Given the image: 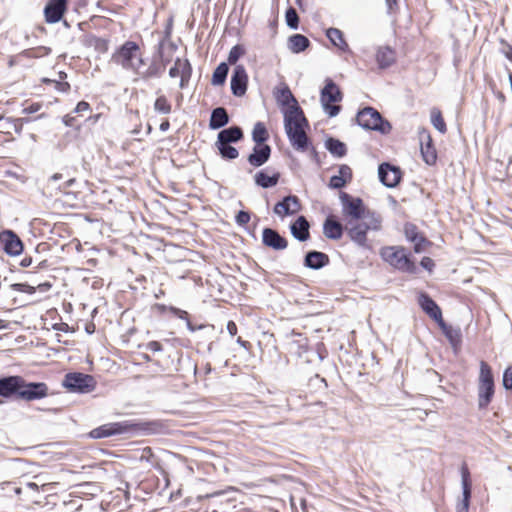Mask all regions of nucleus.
Masks as SVG:
<instances>
[{
	"instance_id": "c85d7f7f",
	"label": "nucleus",
	"mask_w": 512,
	"mask_h": 512,
	"mask_svg": "<svg viewBox=\"0 0 512 512\" xmlns=\"http://www.w3.org/2000/svg\"><path fill=\"white\" fill-rule=\"evenodd\" d=\"M40 81L45 85H53L54 89L62 94L68 93L71 89V85L67 81V73L64 71L58 72L57 79L42 78Z\"/></svg>"
},
{
	"instance_id": "bb28decb",
	"label": "nucleus",
	"mask_w": 512,
	"mask_h": 512,
	"mask_svg": "<svg viewBox=\"0 0 512 512\" xmlns=\"http://www.w3.org/2000/svg\"><path fill=\"white\" fill-rule=\"evenodd\" d=\"M51 286L52 285L49 282L40 283L36 287L31 286L27 283H14L9 286L6 293L8 296H11L13 292H21L31 295L34 294L37 289H39L42 292H46L51 288Z\"/></svg>"
},
{
	"instance_id": "39448f33",
	"label": "nucleus",
	"mask_w": 512,
	"mask_h": 512,
	"mask_svg": "<svg viewBox=\"0 0 512 512\" xmlns=\"http://www.w3.org/2000/svg\"><path fill=\"white\" fill-rule=\"evenodd\" d=\"M381 258L401 272L415 274L417 266L403 246H386L380 250Z\"/></svg>"
},
{
	"instance_id": "79ce46f5",
	"label": "nucleus",
	"mask_w": 512,
	"mask_h": 512,
	"mask_svg": "<svg viewBox=\"0 0 512 512\" xmlns=\"http://www.w3.org/2000/svg\"><path fill=\"white\" fill-rule=\"evenodd\" d=\"M229 67L227 63H220L213 72L211 83L213 85H223L226 81Z\"/></svg>"
},
{
	"instance_id": "864d4df0",
	"label": "nucleus",
	"mask_w": 512,
	"mask_h": 512,
	"mask_svg": "<svg viewBox=\"0 0 512 512\" xmlns=\"http://www.w3.org/2000/svg\"><path fill=\"white\" fill-rule=\"evenodd\" d=\"M250 219V213L247 211H239L238 214L236 215V222L240 226L248 224Z\"/></svg>"
},
{
	"instance_id": "8fccbe9b",
	"label": "nucleus",
	"mask_w": 512,
	"mask_h": 512,
	"mask_svg": "<svg viewBox=\"0 0 512 512\" xmlns=\"http://www.w3.org/2000/svg\"><path fill=\"white\" fill-rule=\"evenodd\" d=\"M211 371H212L211 364L209 362H206V363L202 364L200 367H198V366L195 367V376L200 381H206L207 376L211 373Z\"/></svg>"
},
{
	"instance_id": "49530a36",
	"label": "nucleus",
	"mask_w": 512,
	"mask_h": 512,
	"mask_svg": "<svg viewBox=\"0 0 512 512\" xmlns=\"http://www.w3.org/2000/svg\"><path fill=\"white\" fill-rule=\"evenodd\" d=\"M472 490L463 489V497L456 505V512H469Z\"/></svg>"
},
{
	"instance_id": "ea45409f",
	"label": "nucleus",
	"mask_w": 512,
	"mask_h": 512,
	"mask_svg": "<svg viewBox=\"0 0 512 512\" xmlns=\"http://www.w3.org/2000/svg\"><path fill=\"white\" fill-rule=\"evenodd\" d=\"M154 110L160 114H170L172 112V103L164 94H158L154 101Z\"/></svg>"
},
{
	"instance_id": "2f4dec72",
	"label": "nucleus",
	"mask_w": 512,
	"mask_h": 512,
	"mask_svg": "<svg viewBox=\"0 0 512 512\" xmlns=\"http://www.w3.org/2000/svg\"><path fill=\"white\" fill-rule=\"evenodd\" d=\"M243 138L241 128L237 126L229 127L219 132L217 141L221 143H234Z\"/></svg>"
},
{
	"instance_id": "4c0bfd02",
	"label": "nucleus",
	"mask_w": 512,
	"mask_h": 512,
	"mask_svg": "<svg viewBox=\"0 0 512 512\" xmlns=\"http://www.w3.org/2000/svg\"><path fill=\"white\" fill-rule=\"evenodd\" d=\"M52 52V49L47 46H37L25 49L21 52L20 56L27 59H38L48 56Z\"/></svg>"
},
{
	"instance_id": "423d86ee",
	"label": "nucleus",
	"mask_w": 512,
	"mask_h": 512,
	"mask_svg": "<svg viewBox=\"0 0 512 512\" xmlns=\"http://www.w3.org/2000/svg\"><path fill=\"white\" fill-rule=\"evenodd\" d=\"M495 392L494 378L490 365L480 362V373L478 383V406L479 409H486L491 403Z\"/></svg>"
},
{
	"instance_id": "052dcab7",
	"label": "nucleus",
	"mask_w": 512,
	"mask_h": 512,
	"mask_svg": "<svg viewBox=\"0 0 512 512\" xmlns=\"http://www.w3.org/2000/svg\"><path fill=\"white\" fill-rule=\"evenodd\" d=\"M42 105L40 103H32L24 108V112L27 114L36 113L41 109Z\"/></svg>"
},
{
	"instance_id": "09e8293b",
	"label": "nucleus",
	"mask_w": 512,
	"mask_h": 512,
	"mask_svg": "<svg viewBox=\"0 0 512 512\" xmlns=\"http://www.w3.org/2000/svg\"><path fill=\"white\" fill-rule=\"evenodd\" d=\"M245 54V49L242 45H235L231 48L228 55V63L234 65L237 63L240 57Z\"/></svg>"
},
{
	"instance_id": "680f3d73",
	"label": "nucleus",
	"mask_w": 512,
	"mask_h": 512,
	"mask_svg": "<svg viewBox=\"0 0 512 512\" xmlns=\"http://www.w3.org/2000/svg\"><path fill=\"white\" fill-rule=\"evenodd\" d=\"M227 330L229 332V334L231 336H235L238 332V328H237V325L234 321L230 320L228 323H227Z\"/></svg>"
},
{
	"instance_id": "5701e85b",
	"label": "nucleus",
	"mask_w": 512,
	"mask_h": 512,
	"mask_svg": "<svg viewBox=\"0 0 512 512\" xmlns=\"http://www.w3.org/2000/svg\"><path fill=\"white\" fill-rule=\"evenodd\" d=\"M375 59L379 68L386 69L396 63L397 54L395 49L389 46H381L376 51Z\"/></svg>"
},
{
	"instance_id": "13d9d810",
	"label": "nucleus",
	"mask_w": 512,
	"mask_h": 512,
	"mask_svg": "<svg viewBox=\"0 0 512 512\" xmlns=\"http://www.w3.org/2000/svg\"><path fill=\"white\" fill-rule=\"evenodd\" d=\"M147 349L151 352H159V351H162L163 349V346L162 344L159 342V341H150L147 343Z\"/></svg>"
},
{
	"instance_id": "c756f323",
	"label": "nucleus",
	"mask_w": 512,
	"mask_h": 512,
	"mask_svg": "<svg viewBox=\"0 0 512 512\" xmlns=\"http://www.w3.org/2000/svg\"><path fill=\"white\" fill-rule=\"evenodd\" d=\"M275 97L281 105L287 106L289 109L300 108L296 98L287 85L277 89Z\"/></svg>"
},
{
	"instance_id": "412c9836",
	"label": "nucleus",
	"mask_w": 512,
	"mask_h": 512,
	"mask_svg": "<svg viewBox=\"0 0 512 512\" xmlns=\"http://www.w3.org/2000/svg\"><path fill=\"white\" fill-rule=\"evenodd\" d=\"M271 147L269 145L255 144L252 153L248 156V162L253 167L264 165L270 158Z\"/></svg>"
},
{
	"instance_id": "72a5a7b5",
	"label": "nucleus",
	"mask_w": 512,
	"mask_h": 512,
	"mask_svg": "<svg viewBox=\"0 0 512 512\" xmlns=\"http://www.w3.org/2000/svg\"><path fill=\"white\" fill-rule=\"evenodd\" d=\"M309 45V39L302 34H294L288 39V47L293 53L303 52Z\"/></svg>"
},
{
	"instance_id": "3c124183",
	"label": "nucleus",
	"mask_w": 512,
	"mask_h": 512,
	"mask_svg": "<svg viewBox=\"0 0 512 512\" xmlns=\"http://www.w3.org/2000/svg\"><path fill=\"white\" fill-rule=\"evenodd\" d=\"M421 233L419 228L413 223L408 222L404 225V234L408 241L414 240Z\"/></svg>"
},
{
	"instance_id": "f257e3e1",
	"label": "nucleus",
	"mask_w": 512,
	"mask_h": 512,
	"mask_svg": "<svg viewBox=\"0 0 512 512\" xmlns=\"http://www.w3.org/2000/svg\"><path fill=\"white\" fill-rule=\"evenodd\" d=\"M112 61L120 65L124 70L131 71L143 80H149L151 78L159 77L163 69L160 65L152 63L147 69H143L146 66L143 52L134 41L124 42L113 54Z\"/></svg>"
},
{
	"instance_id": "dca6fc26",
	"label": "nucleus",
	"mask_w": 512,
	"mask_h": 512,
	"mask_svg": "<svg viewBox=\"0 0 512 512\" xmlns=\"http://www.w3.org/2000/svg\"><path fill=\"white\" fill-rule=\"evenodd\" d=\"M23 124L20 119H7L0 130V146L13 142L22 133Z\"/></svg>"
},
{
	"instance_id": "c9c22d12",
	"label": "nucleus",
	"mask_w": 512,
	"mask_h": 512,
	"mask_svg": "<svg viewBox=\"0 0 512 512\" xmlns=\"http://www.w3.org/2000/svg\"><path fill=\"white\" fill-rule=\"evenodd\" d=\"M279 178L280 174L278 172L274 173L273 175H268L264 171H259L255 175V182L257 185L263 188H269L277 185Z\"/></svg>"
},
{
	"instance_id": "7c9ffc66",
	"label": "nucleus",
	"mask_w": 512,
	"mask_h": 512,
	"mask_svg": "<svg viewBox=\"0 0 512 512\" xmlns=\"http://www.w3.org/2000/svg\"><path fill=\"white\" fill-rule=\"evenodd\" d=\"M329 263V256L323 252L311 251L305 257V265L312 269H320Z\"/></svg>"
},
{
	"instance_id": "4468645a",
	"label": "nucleus",
	"mask_w": 512,
	"mask_h": 512,
	"mask_svg": "<svg viewBox=\"0 0 512 512\" xmlns=\"http://www.w3.org/2000/svg\"><path fill=\"white\" fill-rule=\"evenodd\" d=\"M302 209L300 199L295 195L283 198L274 206V213L281 218L297 214Z\"/></svg>"
},
{
	"instance_id": "58836bf2",
	"label": "nucleus",
	"mask_w": 512,
	"mask_h": 512,
	"mask_svg": "<svg viewBox=\"0 0 512 512\" xmlns=\"http://www.w3.org/2000/svg\"><path fill=\"white\" fill-rule=\"evenodd\" d=\"M431 123L435 129L440 133L445 134L447 132V125L439 108L433 107L430 111Z\"/></svg>"
},
{
	"instance_id": "6e6d98bb",
	"label": "nucleus",
	"mask_w": 512,
	"mask_h": 512,
	"mask_svg": "<svg viewBox=\"0 0 512 512\" xmlns=\"http://www.w3.org/2000/svg\"><path fill=\"white\" fill-rule=\"evenodd\" d=\"M169 312L183 320H189V314L187 311L179 309L177 307L170 306Z\"/></svg>"
},
{
	"instance_id": "7ed1b4c3",
	"label": "nucleus",
	"mask_w": 512,
	"mask_h": 512,
	"mask_svg": "<svg viewBox=\"0 0 512 512\" xmlns=\"http://www.w3.org/2000/svg\"><path fill=\"white\" fill-rule=\"evenodd\" d=\"M285 131L291 145L297 150H306L308 147V136L306 128L308 121L301 108L288 109L284 116Z\"/></svg>"
},
{
	"instance_id": "9d476101",
	"label": "nucleus",
	"mask_w": 512,
	"mask_h": 512,
	"mask_svg": "<svg viewBox=\"0 0 512 512\" xmlns=\"http://www.w3.org/2000/svg\"><path fill=\"white\" fill-rule=\"evenodd\" d=\"M357 123L367 130H376L382 133L390 131V124L385 121L381 114L372 107H365L356 116Z\"/></svg>"
},
{
	"instance_id": "f8f14e48",
	"label": "nucleus",
	"mask_w": 512,
	"mask_h": 512,
	"mask_svg": "<svg viewBox=\"0 0 512 512\" xmlns=\"http://www.w3.org/2000/svg\"><path fill=\"white\" fill-rule=\"evenodd\" d=\"M171 78H180L179 87L184 89L188 86L192 76V66L188 59L177 58L174 65L169 69Z\"/></svg>"
},
{
	"instance_id": "603ef678",
	"label": "nucleus",
	"mask_w": 512,
	"mask_h": 512,
	"mask_svg": "<svg viewBox=\"0 0 512 512\" xmlns=\"http://www.w3.org/2000/svg\"><path fill=\"white\" fill-rule=\"evenodd\" d=\"M462 489L472 490L470 472L468 466L464 463L461 467Z\"/></svg>"
},
{
	"instance_id": "37998d69",
	"label": "nucleus",
	"mask_w": 512,
	"mask_h": 512,
	"mask_svg": "<svg viewBox=\"0 0 512 512\" xmlns=\"http://www.w3.org/2000/svg\"><path fill=\"white\" fill-rule=\"evenodd\" d=\"M326 147L329 152L337 157H343L346 155V145L338 139L330 138L326 142Z\"/></svg>"
},
{
	"instance_id": "6e6552de",
	"label": "nucleus",
	"mask_w": 512,
	"mask_h": 512,
	"mask_svg": "<svg viewBox=\"0 0 512 512\" xmlns=\"http://www.w3.org/2000/svg\"><path fill=\"white\" fill-rule=\"evenodd\" d=\"M341 202L344 223L357 221V219L366 217V214L375 213L366 208L361 198L353 197L347 193H342Z\"/></svg>"
},
{
	"instance_id": "393cba45",
	"label": "nucleus",
	"mask_w": 512,
	"mask_h": 512,
	"mask_svg": "<svg viewBox=\"0 0 512 512\" xmlns=\"http://www.w3.org/2000/svg\"><path fill=\"white\" fill-rule=\"evenodd\" d=\"M345 230V224L340 223L334 216H328L323 224V233L328 239L339 240L343 231Z\"/></svg>"
},
{
	"instance_id": "f704fd0d",
	"label": "nucleus",
	"mask_w": 512,
	"mask_h": 512,
	"mask_svg": "<svg viewBox=\"0 0 512 512\" xmlns=\"http://www.w3.org/2000/svg\"><path fill=\"white\" fill-rule=\"evenodd\" d=\"M229 121L226 110L222 107H218L212 111L210 118V128L218 129L225 126Z\"/></svg>"
},
{
	"instance_id": "9b49d317",
	"label": "nucleus",
	"mask_w": 512,
	"mask_h": 512,
	"mask_svg": "<svg viewBox=\"0 0 512 512\" xmlns=\"http://www.w3.org/2000/svg\"><path fill=\"white\" fill-rule=\"evenodd\" d=\"M130 427L131 426L127 422L106 423L92 429L89 432V437L93 439L107 438L110 436L123 434L127 432Z\"/></svg>"
},
{
	"instance_id": "cd10ccee",
	"label": "nucleus",
	"mask_w": 512,
	"mask_h": 512,
	"mask_svg": "<svg viewBox=\"0 0 512 512\" xmlns=\"http://www.w3.org/2000/svg\"><path fill=\"white\" fill-rule=\"evenodd\" d=\"M309 223L304 216H300L291 225L292 235L299 241H306L310 237Z\"/></svg>"
},
{
	"instance_id": "20e7f679",
	"label": "nucleus",
	"mask_w": 512,
	"mask_h": 512,
	"mask_svg": "<svg viewBox=\"0 0 512 512\" xmlns=\"http://www.w3.org/2000/svg\"><path fill=\"white\" fill-rule=\"evenodd\" d=\"M381 224L382 220L378 214H366V217L357 219V221L345 223V231L353 242L361 247H366L367 232L380 230Z\"/></svg>"
},
{
	"instance_id": "a211bd4d",
	"label": "nucleus",
	"mask_w": 512,
	"mask_h": 512,
	"mask_svg": "<svg viewBox=\"0 0 512 512\" xmlns=\"http://www.w3.org/2000/svg\"><path fill=\"white\" fill-rule=\"evenodd\" d=\"M248 75L243 65H237L231 78V90L235 96H243L246 93Z\"/></svg>"
},
{
	"instance_id": "a878e982",
	"label": "nucleus",
	"mask_w": 512,
	"mask_h": 512,
	"mask_svg": "<svg viewBox=\"0 0 512 512\" xmlns=\"http://www.w3.org/2000/svg\"><path fill=\"white\" fill-rule=\"evenodd\" d=\"M81 42L86 48H93L99 54H105L109 49V40L98 37L94 34H86Z\"/></svg>"
},
{
	"instance_id": "774afa93",
	"label": "nucleus",
	"mask_w": 512,
	"mask_h": 512,
	"mask_svg": "<svg viewBox=\"0 0 512 512\" xmlns=\"http://www.w3.org/2000/svg\"><path fill=\"white\" fill-rule=\"evenodd\" d=\"M496 98L501 102V103H505L507 98H506V95L502 92V91H498L496 93Z\"/></svg>"
},
{
	"instance_id": "f03ea898",
	"label": "nucleus",
	"mask_w": 512,
	"mask_h": 512,
	"mask_svg": "<svg viewBox=\"0 0 512 512\" xmlns=\"http://www.w3.org/2000/svg\"><path fill=\"white\" fill-rule=\"evenodd\" d=\"M49 394L48 385L44 382H27L20 375L0 378V404L4 399L16 398L26 402L40 400Z\"/></svg>"
},
{
	"instance_id": "de8ad7c7",
	"label": "nucleus",
	"mask_w": 512,
	"mask_h": 512,
	"mask_svg": "<svg viewBox=\"0 0 512 512\" xmlns=\"http://www.w3.org/2000/svg\"><path fill=\"white\" fill-rule=\"evenodd\" d=\"M286 23L289 27L297 29L299 25V17L297 11L293 7H289L285 13Z\"/></svg>"
},
{
	"instance_id": "e433bc0d",
	"label": "nucleus",
	"mask_w": 512,
	"mask_h": 512,
	"mask_svg": "<svg viewBox=\"0 0 512 512\" xmlns=\"http://www.w3.org/2000/svg\"><path fill=\"white\" fill-rule=\"evenodd\" d=\"M252 139L255 144L266 145L265 142L269 139V132L263 122H257L254 125Z\"/></svg>"
},
{
	"instance_id": "2eb2a0df",
	"label": "nucleus",
	"mask_w": 512,
	"mask_h": 512,
	"mask_svg": "<svg viewBox=\"0 0 512 512\" xmlns=\"http://www.w3.org/2000/svg\"><path fill=\"white\" fill-rule=\"evenodd\" d=\"M68 8V0H49L44 8V17L47 23H57L64 16Z\"/></svg>"
},
{
	"instance_id": "ddd939ff",
	"label": "nucleus",
	"mask_w": 512,
	"mask_h": 512,
	"mask_svg": "<svg viewBox=\"0 0 512 512\" xmlns=\"http://www.w3.org/2000/svg\"><path fill=\"white\" fill-rule=\"evenodd\" d=\"M378 174L380 181L387 187H396L402 179V171L398 166L390 163L379 165Z\"/></svg>"
},
{
	"instance_id": "5fc2aeb1",
	"label": "nucleus",
	"mask_w": 512,
	"mask_h": 512,
	"mask_svg": "<svg viewBox=\"0 0 512 512\" xmlns=\"http://www.w3.org/2000/svg\"><path fill=\"white\" fill-rule=\"evenodd\" d=\"M503 385L506 389H512V366L508 367L504 372Z\"/></svg>"
},
{
	"instance_id": "f3484780",
	"label": "nucleus",
	"mask_w": 512,
	"mask_h": 512,
	"mask_svg": "<svg viewBox=\"0 0 512 512\" xmlns=\"http://www.w3.org/2000/svg\"><path fill=\"white\" fill-rule=\"evenodd\" d=\"M0 245L2 249L9 255H18L23 250V244L20 238L10 230L0 233Z\"/></svg>"
},
{
	"instance_id": "0e129e2a",
	"label": "nucleus",
	"mask_w": 512,
	"mask_h": 512,
	"mask_svg": "<svg viewBox=\"0 0 512 512\" xmlns=\"http://www.w3.org/2000/svg\"><path fill=\"white\" fill-rule=\"evenodd\" d=\"M386 4L390 12H395L398 9V0H386Z\"/></svg>"
},
{
	"instance_id": "6ab92c4d",
	"label": "nucleus",
	"mask_w": 512,
	"mask_h": 512,
	"mask_svg": "<svg viewBox=\"0 0 512 512\" xmlns=\"http://www.w3.org/2000/svg\"><path fill=\"white\" fill-rule=\"evenodd\" d=\"M262 243L274 250H284L288 246L286 238L281 236L276 230L272 228H264L262 231Z\"/></svg>"
},
{
	"instance_id": "473e14b6",
	"label": "nucleus",
	"mask_w": 512,
	"mask_h": 512,
	"mask_svg": "<svg viewBox=\"0 0 512 512\" xmlns=\"http://www.w3.org/2000/svg\"><path fill=\"white\" fill-rule=\"evenodd\" d=\"M326 36L329 38L331 43L337 47L339 50L346 52L349 50L348 43L344 38V34L341 30L337 28H329L326 31Z\"/></svg>"
},
{
	"instance_id": "4d7b16f0",
	"label": "nucleus",
	"mask_w": 512,
	"mask_h": 512,
	"mask_svg": "<svg viewBox=\"0 0 512 512\" xmlns=\"http://www.w3.org/2000/svg\"><path fill=\"white\" fill-rule=\"evenodd\" d=\"M420 265L422 268H424L428 272H432L435 268V263H434L433 259H431L430 257H427V256H425L421 259Z\"/></svg>"
},
{
	"instance_id": "b1692460",
	"label": "nucleus",
	"mask_w": 512,
	"mask_h": 512,
	"mask_svg": "<svg viewBox=\"0 0 512 512\" xmlns=\"http://www.w3.org/2000/svg\"><path fill=\"white\" fill-rule=\"evenodd\" d=\"M353 172L350 166L342 164L339 166L338 175L330 178L329 187L332 189H340L352 181Z\"/></svg>"
},
{
	"instance_id": "338daca9",
	"label": "nucleus",
	"mask_w": 512,
	"mask_h": 512,
	"mask_svg": "<svg viewBox=\"0 0 512 512\" xmlns=\"http://www.w3.org/2000/svg\"><path fill=\"white\" fill-rule=\"evenodd\" d=\"M155 309L159 311L160 313H164L166 311H169V307L165 306L164 304H155Z\"/></svg>"
},
{
	"instance_id": "4be33fe9",
	"label": "nucleus",
	"mask_w": 512,
	"mask_h": 512,
	"mask_svg": "<svg viewBox=\"0 0 512 512\" xmlns=\"http://www.w3.org/2000/svg\"><path fill=\"white\" fill-rule=\"evenodd\" d=\"M419 304L423 311H425L437 323L443 320L442 311L437 303L427 294L422 293L419 296Z\"/></svg>"
},
{
	"instance_id": "bf43d9fd",
	"label": "nucleus",
	"mask_w": 512,
	"mask_h": 512,
	"mask_svg": "<svg viewBox=\"0 0 512 512\" xmlns=\"http://www.w3.org/2000/svg\"><path fill=\"white\" fill-rule=\"evenodd\" d=\"M90 110H91L90 104L86 101L78 102V104L76 105V108H75V112H77V113L87 112Z\"/></svg>"
},
{
	"instance_id": "a18cd8bd",
	"label": "nucleus",
	"mask_w": 512,
	"mask_h": 512,
	"mask_svg": "<svg viewBox=\"0 0 512 512\" xmlns=\"http://www.w3.org/2000/svg\"><path fill=\"white\" fill-rule=\"evenodd\" d=\"M414 244L413 250L415 253H421L427 248L432 246V242L428 240L423 233L415 237L414 240H410Z\"/></svg>"
},
{
	"instance_id": "69168bd1",
	"label": "nucleus",
	"mask_w": 512,
	"mask_h": 512,
	"mask_svg": "<svg viewBox=\"0 0 512 512\" xmlns=\"http://www.w3.org/2000/svg\"><path fill=\"white\" fill-rule=\"evenodd\" d=\"M159 128L163 132L167 131L170 128L169 120L168 119L163 120L162 123L160 124Z\"/></svg>"
},
{
	"instance_id": "0eeeda50",
	"label": "nucleus",
	"mask_w": 512,
	"mask_h": 512,
	"mask_svg": "<svg viewBox=\"0 0 512 512\" xmlns=\"http://www.w3.org/2000/svg\"><path fill=\"white\" fill-rule=\"evenodd\" d=\"M342 98L343 94L339 86L332 79H326L325 86L321 90L320 99L325 112L330 117H334L340 112L341 106L337 103L341 102Z\"/></svg>"
},
{
	"instance_id": "e2e57ef3",
	"label": "nucleus",
	"mask_w": 512,
	"mask_h": 512,
	"mask_svg": "<svg viewBox=\"0 0 512 512\" xmlns=\"http://www.w3.org/2000/svg\"><path fill=\"white\" fill-rule=\"evenodd\" d=\"M503 54L505 57L512 62V46L508 43L505 44L503 49Z\"/></svg>"
},
{
	"instance_id": "1a4fd4ad",
	"label": "nucleus",
	"mask_w": 512,
	"mask_h": 512,
	"mask_svg": "<svg viewBox=\"0 0 512 512\" xmlns=\"http://www.w3.org/2000/svg\"><path fill=\"white\" fill-rule=\"evenodd\" d=\"M63 386L70 392L85 394L95 390L97 381L92 375L70 372L65 375Z\"/></svg>"
},
{
	"instance_id": "c03bdc74",
	"label": "nucleus",
	"mask_w": 512,
	"mask_h": 512,
	"mask_svg": "<svg viewBox=\"0 0 512 512\" xmlns=\"http://www.w3.org/2000/svg\"><path fill=\"white\" fill-rule=\"evenodd\" d=\"M216 147L218 148L221 157L224 159L233 160L239 156L238 150L231 146V143L216 142Z\"/></svg>"
},
{
	"instance_id": "a19ab883",
	"label": "nucleus",
	"mask_w": 512,
	"mask_h": 512,
	"mask_svg": "<svg viewBox=\"0 0 512 512\" xmlns=\"http://www.w3.org/2000/svg\"><path fill=\"white\" fill-rule=\"evenodd\" d=\"M438 324L452 345L456 346L461 342V333L459 329L446 325L444 320H442V323L438 322Z\"/></svg>"
},
{
	"instance_id": "aec40b11",
	"label": "nucleus",
	"mask_w": 512,
	"mask_h": 512,
	"mask_svg": "<svg viewBox=\"0 0 512 512\" xmlns=\"http://www.w3.org/2000/svg\"><path fill=\"white\" fill-rule=\"evenodd\" d=\"M421 154L426 164H436L438 158L437 151L429 133H425L421 136Z\"/></svg>"
}]
</instances>
